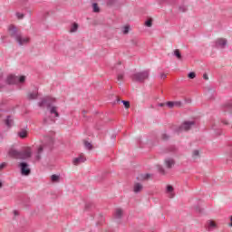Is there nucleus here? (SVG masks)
<instances>
[{
    "mask_svg": "<svg viewBox=\"0 0 232 232\" xmlns=\"http://www.w3.org/2000/svg\"><path fill=\"white\" fill-rule=\"evenodd\" d=\"M123 78H124V74H122V73H120V74H118V76H117V80H118V81H122Z\"/></svg>",
    "mask_w": 232,
    "mask_h": 232,
    "instance_id": "nucleus-36",
    "label": "nucleus"
},
{
    "mask_svg": "<svg viewBox=\"0 0 232 232\" xmlns=\"http://www.w3.org/2000/svg\"><path fill=\"white\" fill-rule=\"evenodd\" d=\"M16 17L17 19H23L24 17V14L21 13H16Z\"/></svg>",
    "mask_w": 232,
    "mask_h": 232,
    "instance_id": "nucleus-35",
    "label": "nucleus"
},
{
    "mask_svg": "<svg viewBox=\"0 0 232 232\" xmlns=\"http://www.w3.org/2000/svg\"><path fill=\"white\" fill-rule=\"evenodd\" d=\"M86 208H88V205H86Z\"/></svg>",
    "mask_w": 232,
    "mask_h": 232,
    "instance_id": "nucleus-48",
    "label": "nucleus"
},
{
    "mask_svg": "<svg viewBox=\"0 0 232 232\" xmlns=\"http://www.w3.org/2000/svg\"><path fill=\"white\" fill-rule=\"evenodd\" d=\"M118 66H121V63H118Z\"/></svg>",
    "mask_w": 232,
    "mask_h": 232,
    "instance_id": "nucleus-47",
    "label": "nucleus"
},
{
    "mask_svg": "<svg viewBox=\"0 0 232 232\" xmlns=\"http://www.w3.org/2000/svg\"><path fill=\"white\" fill-rule=\"evenodd\" d=\"M53 135L54 133L51 132L50 134L44 137L45 142L38 148L34 156L35 160H41V155H43V151H44L45 146H48V148H52V145L53 144Z\"/></svg>",
    "mask_w": 232,
    "mask_h": 232,
    "instance_id": "nucleus-4",
    "label": "nucleus"
},
{
    "mask_svg": "<svg viewBox=\"0 0 232 232\" xmlns=\"http://www.w3.org/2000/svg\"><path fill=\"white\" fill-rule=\"evenodd\" d=\"M132 81L136 82H144L147 79H150V69L138 72L131 76Z\"/></svg>",
    "mask_w": 232,
    "mask_h": 232,
    "instance_id": "nucleus-6",
    "label": "nucleus"
},
{
    "mask_svg": "<svg viewBox=\"0 0 232 232\" xmlns=\"http://www.w3.org/2000/svg\"><path fill=\"white\" fill-rule=\"evenodd\" d=\"M223 124H228V123H227V121H223Z\"/></svg>",
    "mask_w": 232,
    "mask_h": 232,
    "instance_id": "nucleus-45",
    "label": "nucleus"
},
{
    "mask_svg": "<svg viewBox=\"0 0 232 232\" xmlns=\"http://www.w3.org/2000/svg\"><path fill=\"white\" fill-rule=\"evenodd\" d=\"M8 31L10 36L16 41L19 46H24V44H28V43H30V38L23 36L21 33L17 31V27H15V25H10Z\"/></svg>",
    "mask_w": 232,
    "mask_h": 232,
    "instance_id": "nucleus-2",
    "label": "nucleus"
},
{
    "mask_svg": "<svg viewBox=\"0 0 232 232\" xmlns=\"http://www.w3.org/2000/svg\"><path fill=\"white\" fill-rule=\"evenodd\" d=\"M174 106L176 108H180L182 106V102H174Z\"/></svg>",
    "mask_w": 232,
    "mask_h": 232,
    "instance_id": "nucleus-34",
    "label": "nucleus"
},
{
    "mask_svg": "<svg viewBox=\"0 0 232 232\" xmlns=\"http://www.w3.org/2000/svg\"><path fill=\"white\" fill-rule=\"evenodd\" d=\"M215 227H217V224H215V222L213 221H208V231L215 229Z\"/></svg>",
    "mask_w": 232,
    "mask_h": 232,
    "instance_id": "nucleus-21",
    "label": "nucleus"
},
{
    "mask_svg": "<svg viewBox=\"0 0 232 232\" xmlns=\"http://www.w3.org/2000/svg\"><path fill=\"white\" fill-rule=\"evenodd\" d=\"M14 217H17L19 215V212L17 210H14Z\"/></svg>",
    "mask_w": 232,
    "mask_h": 232,
    "instance_id": "nucleus-42",
    "label": "nucleus"
},
{
    "mask_svg": "<svg viewBox=\"0 0 232 232\" xmlns=\"http://www.w3.org/2000/svg\"><path fill=\"white\" fill-rule=\"evenodd\" d=\"M5 125L7 126V128H12L14 126V118H12V116L6 117Z\"/></svg>",
    "mask_w": 232,
    "mask_h": 232,
    "instance_id": "nucleus-15",
    "label": "nucleus"
},
{
    "mask_svg": "<svg viewBox=\"0 0 232 232\" xmlns=\"http://www.w3.org/2000/svg\"><path fill=\"white\" fill-rule=\"evenodd\" d=\"M166 106H168V108L172 109V108H175V103H174V102H168L166 103Z\"/></svg>",
    "mask_w": 232,
    "mask_h": 232,
    "instance_id": "nucleus-30",
    "label": "nucleus"
},
{
    "mask_svg": "<svg viewBox=\"0 0 232 232\" xmlns=\"http://www.w3.org/2000/svg\"><path fill=\"white\" fill-rule=\"evenodd\" d=\"M165 193L169 198H175V188L171 185H167Z\"/></svg>",
    "mask_w": 232,
    "mask_h": 232,
    "instance_id": "nucleus-10",
    "label": "nucleus"
},
{
    "mask_svg": "<svg viewBox=\"0 0 232 232\" xmlns=\"http://www.w3.org/2000/svg\"><path fill=\"white\" fill-rule=\"evenodd\" d=\"M166 77H167V75H166L165 73H162V74L160 75V79H166Z\"/></svg>",
    "mask_w": 232,
    "mask_h": 232,
    "instance_id": "nucleus-41",
    "label": "nucleus"
},
{
    "mask_svg": "<svg viewBox=\"0 0 232 232\" xmlns=\"http://www.w3.org/2000/svg\"><path fill=\"white\" fill-rule=\"evenodd\" d=\"M175 166V160L171 158L165 159V168L171 169Z\"/></svg>",
    "mask_w": 232,
    "mask_h": 232,
    "instance_id": "nucleus-11",
    "label": "nucleus"
},
{
    "mask_svg": "<svg viewBox=\"0 0 232 232\" xmlns=\"http://www.w3.org/2000/svg\"><path fill=\"white\" fill-rule=\"evenodd\" d=\"M162 139L163 140H168V139H169V136L166 133L162 134Z\"/></svg>",
    "mask_w": 232,
    "mask_h": 232,
    "instance_id": "nucleus-37",
    "label": "nucleus"
},
{
    "mask_svg": "<svg viewBox=\"0 0 232 232\" xmlns=\"http://www.w3.org/2000/svg\"><path fill=\"white\" fill-rule=\"evenodd\" d=\"M53 104H55V98L53 97H45L38 102L39 108L46 107L48 112L52 115L45 116L44 118V124H53L55 122V119L60 117L57 106H54Z\"/></svg>",
    "mask_w": 232,
    "mask_h": 232,
    "instance_id": "nucleus-1",
    "label": "nucleus"
},
{
    "mask_svg": "<svg viewBox=\"0 0 232 232\" xmlns=\"http://www.w3.org/2000/svg\"><path fill=\"white\" fill-rule=\"evenodd\" d=\"M192 155H193V157H198V155H199L198 150H194Z\"/></svg>",
    "mask_w": 232,
    "mask_h": 232,
    "instance_id": "nucleus-38",
    "label": "nucleus"
},
{
    "mask_svg": "<svg viewBox=\"0 0 232 232\" xmlns=\"http://www.w3.org/2000/svg\"><path fill=\"white\" fill-rule=\"evenodd\" d=\"M121 102H122V104H123V106L125 108H130V102H128V101H121Z\"/></svg>",
    "mask_w": 232,
    "mask_h": 232,
    "instance_id": "nucleus-33",
    "label": "nucleus"
},
{
    "mask_svg": "<svg viewBox=\"0 0 232 232\" xmlns=\"http://www.w3.org/2000/svg\"><path fill=\"white\" fill-rule=\"evenodd\" d=\"M142 184L140 183H135L133 187L134 193H140L142 191Z\"/></svg>",
    "mask_w": 232,
    "mask_h": 232,
    "instance_id": "nucleus-17",
    "label": "nucleus"
},
{
    "mask_svg": "<svg viewBox=\"0 0 232 232\" xmlns=\"http://www.w3.org/2000/svg\"><path fill=\"white\" fill-rule=\"evenodd\" d=\"M230 220H231L230 226H232V217H231Z\"/></svg>",
    "mask_w": 232,
    "mask_h": 232,
    "instance_id": "nucleus-46",
    "label": "nucleus"
},
{
    "mask_svg": "<svg viewBox=\"0 0 232 232\" xmlns=\"http://www.w3.org/2000/svg\"><path fill=\"white\" fill-rule=\"evenodd\" d=\"M0 188H3V183L0 181Z\"/></svg>",
    "mask_w": 232,
    "mask_h": 232,
    "instance_id": "nucleus-44",
    "label": "nucleus"
},
{
    "mask_svg": "<svg viewBox=\"0 0 232 232\" xmlns=\"http://www.w3.org/2000/svg\"><path fill=\"white\" fill-rule=\"evenodd\" d=\"M122 215H123L122 209L116 208V210L114 212V218L121 220L122 218Z\"/></svg>",
    "mask_w": 232,
    "mask_h": 232,
    "instance_id": "nucleus-14",
    "label": "nucleus"
},
{
    "mask_svg": "<svg viewBox=\"0 0 232 232\" xmlns=\"http://www.w3.org/2000/svg\"><path fill=\"white\" fill-rule=\"evenodd\" d=\"M5 168H6V163L5 162L1 163L0 164V169H5Z\"/></svg>",
    "mask_w": 232,
    "mask_h": 232,
    "instance_id": "nucleus-39",
    "label": "nucleus"
},
{
    "mask_svg": "<svg viewBox=\"0 0 232 232\" xmlns=\"http://www.w3.org/2000/svg\"><path fill=\"white\" fill-rule=\"evenodd\" d=\"M21 175H24V177H28L30 173H32V169H30V165L28 163L23 161L19 164Z\"/></svg>",
    "mask_w": 232,
    "mask_h": 232,
    "instance_id": "nucleus-7",
    "label": "nucleus"
},
{
    "mask_svg": "<svg viewBox=\"0 0 232 232\" xmlns=\"http://www.w3.org/2000/svg\"><path fill=\"white\" fill-rule=\"evenodd\" d=\"M17 135L20 137V139H26V137H28V131L24 129H22L20 131H18Z\"/></svg>",
    "mask_w": 232,
    "mask_h": 232,
    "instance_id": "nucleus-16",
    "label": "nucleus"
},
{
    "mask_svg": "<svg viewBox=\"0 0 232 232\" xmlns=\"http://www.w3.org/2000/svg\"><path fill=\"white\" fill-rule=\"evenodd\" d=\"M158 106H159L160 108H162V107L165 106V103H159Z\"/></svg>",
    "mask_w": 232,
    "mask_h": 232,
    "instance_id": "nucleus-43",
    "label": "nucleus"
},
{
    "mask_svg": "<svg viewBox=\"0 0 232 232\" xmlns=\"http://www.w3.org/2000/svg\"><path fill=\"white\" fill-rule=\"evenodd\" d=\"M92 12L95 14H99V12H101V8H99V5H97V3L92 4Z\"/></svg>",
    "mask_w": 232,
    "mask_h": 232,
    "instance_id": "nucleus-19",
    "label": "nucleus"
},
{
    "mask_svg": "<svg viewBox=\"0 0 232 232\" xmlns=\"http://www.w3.org/2000/svg\"><path fill=\"white\" fill-rule=\"evenodd\" d=\"M84 146L86 148V150H92L93 148V145H92V143L85 141L84 142Z\"/></svg>",
    "mask_w": 232,
    "mask_h": 232,
    "instance_id": "nucleus-28",
    "label": "nucleus"
},
{
    "mask_svg": "<svg viewBox=\"0 0 232 232\" xmlns=\"http://www.w3.org/2000/svg\"><path fill=\"white\" fill-rule=\"evenodd\" d=\"M227 45V40L224 38H219L215 42L216 48H226Z\"/></svg>",
    "mask_w": 232,
    "mask_h": 232,
    "instance_id": "nucleus-9",
    "label": "nucleus"
},
{
    "mask_svg": "<svg viewBox=\"0 0 232 232\" xmlns=\"http://www.w3.org/2000/svg\"><path fill=\"white\" fill-rule=\"evenodd\" d=\"M78 29H79V24H77L74 23V24L71 26L70 32H71V34H73V33H75Z\"/></svg>",
    "mask_w": 232,
    "mask_h": 232,
    "instance_id": "nucleus-22",
    "label": "nucleus"
},
{
    "mask_svg": "<svg viewBox=\"0 0 232 232\" xmlns=\"http://www.w3.org/2000/svg\"><path fill=\"white\" fill-rule=\"evenodd\" d=\"M203 79H205V81H208L209 80V76H208L207 73L203 74Z\"/></svg>",
    "mask_w": 232,
    "mask_h": 232,
    "instance_id": "nucleus-40",
    "label": "nucleus"
},
{
    "mask_svg": "<svg viewBox=\"0 0 232 232\" xmlns=\"http://www.w3.org/2000/svg\"><path fill=\"white\" fill-rule=\"evenodd\" d=\"M140 177V179H141L142 180H148V179H150V178H151V174H150V173L141 174Z\"/></svg>",
    "mask_w": 232,
    "mask_h": 232,
    "instance_id": "nucleus-26",
    "label": "nucleus"
},
{
    "mask_svg": "<svg viewBox=\"0 0 232 232\" xmlns=\"http://www.w3.org/2000/svg\"><path fill=\"white\" fill-rule=\"evenodd\" d=\"M130 25H125L122 27V34L124 35H127V34H130Z\"/></svg>",
    "mask_w": 232,
    "mask_h": 232,
    "instance_id": "nucleus-23",
    "label": "nucleus"
},
{
    "mask_svg": "<svg viewBox=\"0 0 232 232\" xmlns=\"http://www.w3.org/2000/svg\"><path fill=\"white\" fill-rule=\"evenodd\" d=\"M145 26H147L148 28H151V26H153V20L151 18L148 19L145 22Z\"/></svg>",
    "mask_w": 232,
    "mask_h": 232,
    "instance_id": "nucleus-24",
    "label": "nucleus"
},
{
    "mask_svg": "<svg viewBox=\"0 0 232 232\" xmlns=\"http://www.w3.org/2000/svg\"><path fill=\"white\" fill-rule=\"evenodd\" d=\"M158 171H160L161 175H166V169H164V167L160 165L158 166Z\"/></svg>",
    "mask_w": 232,
    "mask_h": 232,
    "instance_id": "nucleus-27",
    "label": "nucleus"
},
{
    "mask_svg": "<svg viewBox=\"0 0 232 232\" xmlns=\"http://www.w3.org/2000/svg\"><path fill=\"white\" fill-rule=\"evenodd\" d=\"M37 97H39V93L37 92V91H34L33 92H29L27 94V99L29 101H35V99H37Z\"/></svg>",
    "mask_w": 232,
    "mask_h": 232,
    "instance_id": "nucleus-13",
    "label": "nucleus"
},
{
    "mask_svg": "<svg viewBox=\"0 0 232 232\" xmlns=\"http://www.w3.org/2000/svg\"><path fill=\"white\" fill-rule=\"evenodd\" d=\"M82 162H86V158H84V156H79L72 160V164L74 166H79V164H82Z\"/></svg>",
    "mask_w": 232,
    "mask_h": 232,
    "instance_id": "nucleus-12",
    "label": "nucleus"
},
{
    "mask_svg": "<svg viewBox=\"0 0 232 232\" xmlns=\"http://www.w3.org/2000/svg\"><path fill=\"white\" fill-rule=\"evenodd\" d=\"M174 55L177 57V59H182V54L180 53V51L179 49L174 50Z\"/></svg>",
    "mask_w": 232,
    "mask_h": 232,
    "instance_id": "nucleus-25",
    "label": "nucleus"
},
{
    "mask_svg": "<svg viewBox=\"0 0 232 232\" xmlns=\"http://www.w3.org/2000/svg\"><path fill=\"white\" fill-rule=\"evenodd\" d=\"M59 180H61V177L59 175L53 174L51 176L52 182L57 183V182H59Z\"/></svg>",
    "mask_w": 232,
    "mask_h": 232,
    "instance_id": "nucleus-18",
    "label": "nucleus"
},
{
    "mask_svg": "<svg viewBox=\"0 0 232 232\" xmlns=\"http://www.w3.org/2000/svg\"><path fill=\"white\" fill-rule=\"evenodd\" d=\"M225 110L232 112V102H228L225 104Z\"/></svg>",
    "mask_w": 232,
    "mask_h": 232,
    "instance_id": "nucleus-20",
    "label": "nucleus"
},
{
    "mask_svg": "<svg viewBox=\"0 0 232 232\" xmlns=\"http://www.w3.org/2000/svg\"><path fill=\"white\" fill-rule=\"evenodd\" d=\"M188 79H195L197 77V74L193 72H190L188 75Z\"/></svg>",
    "mask_w": 232,
    "mask_h": 232,
    "instance_id": "nucleus-32",
    "label": "nucleus"
},
{
    "mask_svg": "<svg viewBox=\"0 0 232 232\" xmlns=\"http://www.w3.org/2000/svg\"><path fill=\"white\" fill-rule=\"evenodd\" d=\"M117 3V0H107L108 6H113Z\"/></svg>",
    "mask_w": 232,
    "mask_h": 232,
    "instance_id": "nucleus-29",
    "label": "nucleus"
},
{
    "mask_svg": "<svg viewBox=\"0 0 232 232\" xmlns=\"http://www.w3.org/2000/svg\"><path fill=\"white\" fill-rule=\"evenodd\" d=\"M9 155L11 157H14V159H20V160H26V159H30L32 157V150H10Z\"/></svg>",
    "mask_w": 232,
    "mask_h": 232,
    "instance_id": "nucleus-5",
    "label": "nucleus"
},
{
    "mask_svg": "<svg viewBox=\"0 0 232 232\" xmlns=\"http://www.w3.org/2000/svg\"><path fill=\"white\" fill-rule=\"evenodd\" d=\"M179 12H186L188 7L185 5H182L179 7Z\"/></svg>",
    "mask_w": 232,
    "mask_h": 232,
    "instance_id": "nucleus-31",
    "label": "nucleus"
},
{
    "mask_svg": "<svg viewBox=\"0 0 232 232\" xmlns=\"http://www.w3.org/2000/svg\"><path fill=\"white\" fill-rule=\"evenodd\" d=\"M26 81V76L9 75L6 80L0 78V90L5 88L6 84H23Z\"/></svg>",
    "mask_w": 232,
    "mask_h": 232,
    "instance_id": "nucleus-3",
    "label": "nucleus"
},
{
    "mask_svg": "<svg viewBox=\"0 0 232 232\" xmlns=\"http://www.w3.org/2000/svg\"><path fill=\"white\" fill-rule=\"evenodd\" d=\"M195 126V121H186L178 129V131H189Z\"/></svg>",
    "mask_w": 232,
    "mask_h": 232,
    "instance_id": "nucleus-8",
    "label": "nucleus"
}]
</instances>
